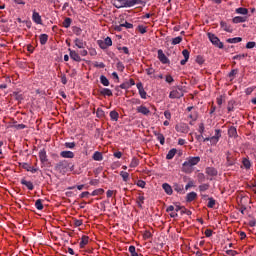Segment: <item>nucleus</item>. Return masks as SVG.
Masks as SVG:
<instances>
[{"label":"nucleus","mask_w":256,"mask_h":256,"mask_svg":"<svg viewBox=\"0 0 256 256\" xmlns=\"http://www.w3.org/2000/svg\"><path fill=\"white\" fill-rule=\"evenodd\" d=\"M200 161L201 157L199 156L188 157L186 161L182 164L183 173H193V167H195V165H198Z\"/></svg>","instance_id":"f257e3e1"},{"label":"nucleus","mask_w":256,"mask_h":256,"mask_svg":"<svg viewBox=\"0 0 256 256\" xmlns=\"http://www.w3.org/2000/svg\"><path fill=\"white\" fill-rule=\"evenodd\" d=\"M116 9L135 7V5H143V0H114Z\"/></svg>","instance_id":"f03ea898"},{"label":"nucleus","mask_w":256,"mask_h":256,"mask_svg":"<svg viewBox=\"0 0 256 256\" xmlns=\"http://www.w3.org/2000/svg\"><path fill=\"white\" fill-rule=\"evenodd\" d=\"M185 94L183 93V87L177 86L173 87L169 94V99H181Z\"/></svg>","instance_id":"7ed1b4c3"},{"label":"nucleus","mask_w":256,"mask_h":256,"mask_svg":"<svg viewBox=\"0 0 256 256\" xmlns=\"http://www.w3.org/2000/svg\"><path fill=\"white\" fill-rule=\"evenodd\" d=\"M208 39L210 41V43H212V45H214L215 47H218V49H223V42H221V40L219 39V37H217L215 34L208 32Z\"/></svg>","instance_id":"20e7f679"},{"label":"nucleus","mask_w":256,"mask_h":256,"mask_svg":"<svg viewBox=\"0 0 256 256\" xmlns=\"http://www.w3.org/2000/svg\"><path fill=\"white\" fill-rule=\"evenodd\" d=\"M68 167H69V161L62 160V161H59L55 165V171H58V173H67V168Z\"/></svg>","instance_id":"39448f33"},{"label":"nucleus","mask_w":256,"mask_h":256,"mask_svg":"<svg viewBox=\"0 0 256 256\" xmlns=\"http://www.w3.org/2000/svg\"><path fill=\"white\" fill-rule=\"evenodd\" d=\"M175 130L177 131V133L187 134V133H189V125H187L185 123L176 124Z\"/></svg>","instance_id":"423d86ee"},{"label":"nucleus","mask_w":256,"mask_h":256,"mask_svg":"<svg viewBox=\"0 0 256 256\" xmlns=\"http://www.w3.org/2000/svg\"><path fill=\"white\" fill-rule=\"evenodd\" d=\"M158 59L160 62L163 63V65H167L170 63L169 58H167V56L161 49L158 50Z\"/></svg>","instance_id":"0eeeda50"},{"label":"nucleus","mask_w":256,"mask_h":256,"mask_svg":"<svg viewBox=\"0 0 256 256\" xmlns=\"http://www.w3.org/2000/svg\"><path fill=\"white\" fill-rule=\"evenodd\" d=\"M136 87L138 89V93L141 99H147V92L145 91V88H143V83L141 82L137 83Z\"/></svg>","instance_id":"6e6552de"},{"label":"nucleus","mask_w":256,"mask_h":256,"mask_svg":"<svg viewBox=\"0 0 256 256\" xmlns=\"http://www.w3.org/2000/svg\"><path fill=\"white\" fill-rule=\"evenodd\" d=\"M70 58L73 61H76L77 63H81V56H79V53L77 51L72 50L71 48L68 49Z\"/></svg>","instance_id":"1a4fd4ad"},{"label":"nucleus","mask_w":256,"mask_h":256,"mask_svg":"<svg viewBox=\"0 0 256 256\" xmlns=\"http://www.w3.org/2000/svg\"><path fill=\"white\" fill-rule=\"evenodd\" d=\"M137 113H141V115H145L146 117L151 115V110H149V108H147L144 105L138 106L136 108Z\"/></svg>","instance_id":"9d476101"},{"label":"nucleus","mask_w":256,"mask_h":256,"mask_svg":"<svg viewBox=\"0 0 256 256\" xmlns=\"http://www.w3.org/2000/svg\"><path fill=\"white\" fill-rule=\"evenodd\" d=\"M228 137L232 139H237L239 135L237 134V128L235 126H230L228 128Z\"/></svg>","instance_id":"9b49d317"},{"label":"nucleus","mask_w":256,"mask_h":256,"mask_svg":"<svg viewBox=\"0 0 256 256\" xmlns=\"http://www.w3.org/2000/svg\"><path fill=\"white\" fill-rule=\"evenodd\" d=\"M74 45L78 49H85V47L87 46V42L83 41V39L76 38L74 39Z\"/></svg>","instance_id":"f8f14e48"},{"label":"nucleus","mask_w":256,"mask_h":256,"mask_svg":"<svg viewBox=\"0 0 256 256\" xmlns=\"http://www.w3.org/2000/svg\"><path fill=\"white\" fill-rule=\"evenodd\" d=\"M32 21H34L36 25H43V20L41 19V15L36 11H34L32 14Z\"/></svg>","instance_id":"ddd939ff"},{"label":"nucleus","mask_w":256,"mask_h":256,"mask_svg":"<svg viewBox=\"0 0 256 256\" xmlns=\"http://www.w3.org/2000/svg\"><path fill=\"white\" fill-rule=\"evenodd\" d=\"M226 160H227L226 165H227L228 167H233V165H235V163H236V161H237V160L235 159V157H233V155H231V153H229V152H227Z\"/></svg>","instance_id":"4468645a"},{"label":"nucleus","mask_w":256,"mask_h":256,"mask_svg":"<svg viewBox=\"0 0 256 256\" xmlns=\"http://www.w3.org/2000/svg\"><path fill=\"white\" fill-rule=\"evenodd\" d=\"M173 189L174 191H176V193H179L180 195H185V188L182 184L175 183L173 185Z\"/></svg>","instance_id":"2eb2a0df"},{"label":"nucleus","mask_w":256,"mask_h":256,"mask_svg":"<svg viewBox=\"0 0 256 256\" xmlns=\"http://www.w3.org/2000/svg\"><path fill=\"white\" fill-rule=\"evenodd\" d=\"M39 159H40L41 163H47V161H48L47 151L45 150V148H43L39 151Z\"/></svg>","instance_id":"dca6fc26"},{"label":"nucleus","mask_w":256,"mask_h":256,"mask_svg":"<svg viewBox=\"0 0 256 256\" xmlns=\"http://www.w3.org/2000/svg\"><path fill=\"white\" fill-rule=\"evenodd\" d=\"M60 157L63 159H73L75 157V153L71 151H62L60 152Z\"/></svg>","instance_id":"f3484780"},{"label":"nucleus","mask_w":256,"mask_h":256,"mask_svg":"<svg viewBox=\"0 0 256 256\" xmlns=\"http://www.w3.org/2000/svg\"><path fill=\"white\" fill-rule=\"evenodd\" d=\"M21 185H25V187H27V189H29V191H33L35 189V186L33 185V182L31 181H27L25 180V178H23L20 181Z\"/></svg>","instance_id":"a211bd4d"},{"label":"nucleus","mask_w":256,"mask_h":256,"mask_svg":"<svg viewBox=\"0 0 256 256\" xmlns=\"http://www.w3.org/2000/svg\"><path fill=\"white\" fill-rule=\"evenodd\" d=\"M100 95H103L104 97H113V91L109 88H101Z\"/></svg>","instance_id":"6ab92c4d"},{"label":"nucleus","mask_w":256,"mask_h":256,"mask_svg":"<svg viewBox=\"0 0 256 256\" xmlns=\"http://www.w3.org/2000/svg\"><path fill=\"white\" fill-rule=\"evenodd\" d=\"M205 173L210 177H217V169H215L214 167H207L205 169Z\"/></svg>","instance_id":"aec40b11"},{"label":"nucleus","mask_w":256,"mask_h":256,"mask_svg":"<svg viewBox=\"0 0 256 256\" xmlns=\"http://www.w3.org/2000/svg\"><path fill=\"white\" fill-rule=\"evenodd\" d=\"M162 189L165 191L166 195H173V188L168 183L162 184Z\"/></svg>","instance_id":"412c9836"},{"label":"nucleus","mask_w":256,"mask_h":256,"mask_svg":"<svg viewBox=\"0 0 256 256\" xmlns=\"http://www.w3.org/2000/svg\"><path fill=\"white\" fill-rule=\"evenodd\" d=\"M220 27L226 31L227 33H233V28L231 25L227 24L226 22H220Z\"/></svg>","instance_id":"4be33fe9"},{"label":"nucleus","mask_w":256,"mask_h":256,"mask_svg":"<svg viewBox=\"0 0 256 256\" xmlns=\"http://www.w3.org/2000/svg\"><path fill=\"white\" fill-rule=\"evenodd\" d=\"M197 199V194L195 192H190L186 195V202L191 203Z\"/></svg>","instance_id":"5701e85b"},{"label":"nucleus","mask_w":256,"mask_h":256,"mask_svg":"<svg viewBox=\"0 0 256 256\" xmlns=\"http://www.w3.org/2000/svg\"><path fill=\"white\" fill-rule=\"evenodd\" d=\"M88 243H89V236H85V235H83L82 237H81V241H80V249H85V245H88Z\"/></svg>","instance_id":"b1692460"},{"label":"nucleus","mask_w":256,"mask_h":256,"mask_svg":"<svg viewBox=\"0 0 256 256\" xmlns=\"http://www.w3.org/2000/svg\"><path fill=\"white\" fill-rule=\"evenodd\" d=\"M247 21V16H236L232 19L233 23H245Z\"/></svg>","instance_id":"393cba45"},{"label":"nucleus","mask_w":256,"mask_h":256,"mask_svg":"<svg viewBox=\"0 0 256 256\" xmlns=\"http://www.w3.org/2000/svg\"><path fill=\"white\" fill-rule=\"evenodd\" d=\"M92 159L94 161H103V154L99 151L94 152Z\"/></svg>","instance_id":"a878e982"},{"label":"nucleus","mask_w":256,"mask_h":256,"mask_svg":"<svg viewBox=\"0 0 256 256\" xmlns=\"http://www.w3.org/2000/svg\"><path fill=\"white\" fill-rule=\"evenodd\" d=\"M71 23H73V19L71 18H65L64 21L62 22V26L65 29H69V27H71Z\"/></svg>","instance_id":"bb28decb"},{"label":"nucleus","mask_w":256,"mask_h":256,"mask_svg":"<svg viewBox=\"0 0 256 256\" xmlns=\"http://www.w3.org/2000/svg\"><path fill=\"white\" fill-rule=\"evenodd\" d=\"M175 155H177V149L172 148L171 150H169L168 154L166 155V159L171 160L173 159V157H175Z\"/></svg>","instance_id":"cd10ccee"},{"label":"nucleus","mask_w":256,"mask_h":256,"mask_svg":"<svg viewBox=\"0 0 256 256\" xmlns=\"http://www.w3.org/2000/svg\"><path fill=\"white\" fill-rule=\"evenodd\" d=\"M110 118L112 121H119V112L115 110L111 111Z\"/></svg>","instance_id":"c85d7f7f"},{"label":"nucleus","mask_w":256,"mask_h":256,"mask_svg":"<svg viewBox=\"0 0 256 256\" xmlns=\"http://www.w3.org/2000/svg\"><path fill=\"white\" fill-rule=\"evenodd\" d=\"M47 41H49V35L47 34H41L40 35V43L42 45H47Z\"/></svg>","instance_id":"c756f323"},{"label":"nucleus","mask_w":256,"mask_h":256,"mask_svg":"<svg viewBox=\"0 0 256 256\" xmlns=\"http://www.w3.org/2000/svg\"><path fill=\"white\" fill-rule=\"evenodd\" d=\"M243 41V38L241 37H235V38H228L226 40L227 43H241Z\"/></svg>","instance_id":"7c9ffc66"},{"label":"nucleus","mask_w":256,"mask_h":256,"mask_svg":"<svg viewBox=\"0 0 256 256\" xmlns=\"http://www.w3.org/2000/svg\"><path fill=\"white\" fill-rule=\"evenodd\" d=\"M236 13L238 15H247V13H249V10L247 8L240 7L236 9Z\"/></svg>","instance_id":"2f4dec72"},{"label":"nucleus","mask_w":256,"mask_h":256,"mask_svg":"<svg viewBox=\"0 0 256 256\" xmlns=\"http://www.w3.org/2000/svg\"><path fill=\"white\" fill-rule=\"evenodd\" d=\"M100 83H102L104 87H109V79H107L105 75L100 76Z\"/></svg>","instance_id":"473e14b6"},{"label":"nucleus","mask_w":256,"mask_h":256,"mask_svg":"<svg viewBox=\"0 0 256 256\" xmlns=\"http://www.w3.org/2000/svg\"><path fill=\"white\" fill-rule=\"evenodd\" d=\"M143 203H145V196H139L137 198V205L140 209H143Z\"/></svg>","instance_id":"72a5a7b5"},{"label":"nucleus","mask_w":256,"mask_h":256,"mask_svg":"<svg viewBox=\"0 0 256 256\" xmlns=\"http://www.w3.org/2000/svg\"><path fill=\"white\" fill-rule=\"evenodd\" d=\"M35 207L38 209V211H43V200L38 199L35 202Z\"/></svg>","instance_id":"f704fd0d"},{"label":"nucleus","mask_w":256,"mask_h":256,"mask_svg":"<svg viewBox=\"0 0 256 256\" xmlns=\"http://www.w3.org/2000/svg\"><path fill=\"white\" fill-rule=\"evenodd\" d=\"M105 193V190L102 188L94 190L91 195L92 197H96L97 195H103Z\"/></svg>","instance_id":"c9c22d12"},{"label":"nucleus","mask_w":256,"mask_h":256,"mask_svg":"<svg viewBox=\"0 0 256 256\" xmlns=\"http://www.w3.org/2000/svg\"><path fill=\"white\" fill-rule=\"evenodd\" d=\"M64 147L66 149H75V147H77V143H75V142H66V143H64Z\"/></svg>","instance_id":"e433bc0d"},{"label":"nucleus","mask_w":256,"mask_h":256,"mask_svg":"<svg viewBox=\"0 0 256 256\" xmlns=\"http://www.w3.org/2000/svg\"><path fill=\"white\" fill-rule=\"evenodd\" d=\"M128 251L131 254V256H139V254L136 251L135 246H133V245L129 246Z\"/></svg>","instance_id":"4c0bfd02"},{"label":"nucleus","mask_w":256,"mask_h":256,"mask_svg":"<svg viewBox=\"0 0 256 256\" xmlns=\"http://www.w3.org/2000/svg\"><path fill=\"white\" fill-rule=\"evenodd\" d=\"M120 177H122L123 181L128 182L129 181V172L121 171Z\"/></svg>","instance_id":"58836bf2"},{"label":"nucleus","mask_w":256,"mask_h":256,"mask_svg":"<svg viewBox=\"0 0 256 256\" xmlns=\"http://www.w3.org/2000/svg\"><path fill=\"white\" fill-rule=\"evenodd\" d=\"M72 31H73L74 35H77L78 37H79V35H81V33H83V30L77 26H74L72 28Z\"/></svg>","instance_id":"ea45409f"},{"label":"nucleus","mask_w":256,"mask_h":256,"mask_svg":"<svg viewBox=\"0 0 256 256\" xmlns=\"http://www.w3.org/2000/svg\"><path fill=\"white\" fill-rule=\"evenodd\" d=\"M96 117H98V119L105 117V111H103L101 108H98L96 111Z\"/></svg>","instance_id":"a19ab883"},{"label":"nucleus","mask_w":256,"mask_h":256,"mask_svg":"<svg viewBox=\"0 0 256 256\" xmlns=\"http://www.w3.org/2000/svg\"><path fill=\"white\" fill-rule=\"evenodd\" d=\"M138 165H139V159H137L136 157L132 158L130 162V167L135 168V167H138Z\"/></svg>","instance_id":"79ce46f5"},{"label":"nucleus","mask_w":256,"mask_h":256,"mask_svg":"<svg viewBox=\"0 0 256 256\" xmlns=\"http://www.w3.org/2000/svg\"><path fill=\"white\" fill-rule=\"evenodd\" d=\"M181 41H183V37L177 36L176 38L172 39V45H179V43H181Z\"/></svg>","instance_id":"37998d69"},{"label":"nucleus","mask_w":256,"mask_h":256,"mask_svg":"<svg viewBox=\"0 0 256 256\" xmlns=\"http://www.w3.org/2000/svg\"><path fill=\"white\" fill-rule=\"evenodd\" d=\"M215 203H217V202L215 201V199H213V198H208V205H207V207H208L209 209H213V207H215Z\"/></svg>","instance_id":"c03bdc74"},{"label":"nucleus","mask_w":256,"mask_h":256,"mask_svg":"<svg viewBox=\"0 0 256 256\" xmlns=\"http://www.w3.org/2000/svg\"><path fill=\"white\" fill-rule=\"evenodd\" d=\"M242 163H243L245 169H251V161H249V159L244 158Z\"/></svg>","instance_id":"a18cd8bd"},{"label":"nucleus","mask_w":256,"mask_h":256,"mask_svg":"<svg viewBox=\"0 0 256 256\" xmlns=\"http://www.w3.org/2000/svg\"><path fill=\"white\" fill-rule=\"evenodd\" d=\"M157 141H159L160 145H165V136L163 134H158Z\"/></svg>","instance_id":"49530a36"},{"label":"nucleus","mask_w":256,"mask_h":256,"mask_svg":"<svg viewBox=\"0 0 256 256\" xmlns=\"http://www.w3.org/2000/svg\"><path fill=\"white\" fill-rule=\"evenodd\" d=\"M208 189H209V184H201V185L199 186V191H200L201 193H203V192H205V191H208Z\"/></svg>","instance_id":"de8ad7c7"},{"label":"nucleus","mask_w":256,"mask_h":256,"mask_svg":"<svg viewBox=\"0 0 256 256\" xmlns=\"http://www.w3.org/2000/svg\"><path fill=\"white\" fill-rule=\"evenodd\" d=\"M138 31H139V33H141V35H145V33H147V27H145L143 25H139Z\"/></svg>","instance_id":"09e8293b"},{"label":"nucleus","mask_w":256,"mask_h":256,"mask_svg":"<svg viewBox=\"0 0 256 256\" xmlns=\"http://www.w3.org/2000/svg\"><path fill=\"white\" fill-rule=\"evenodd\" d=\"M97 45L100 47V49H107V45L105 44L104 40H98Z\"/></svg>","instance_id":"8fccbe9b"},{"label":"nucleus","mask_w":256,"mask_h":256,"mask_svg":"<svg viewBox=\"0 0 256 256\" xmlns=\"http://www.w3.org/2000/svg\"><path fill=\"white\" fill-rule=\"evenodd\" d=\"M104 43L106 44V47H111V45H113V40H111V37H106Z\"/></svg>","instance_id":"3c124183"},{"label":"nucleus","mask_w":256,"mask_h":256,"mask_svg":"<svg viewBox=\"0 0 256 256\" xmlns=\"http://www.w3.org/2000/svg\"><path fill=\"white\" fill-rule=\"evenodd\" d=\"M181 215H192V212L190 210H188L187 208H185V206H183L182 210H181Z\"/></svg>","instance_id":"603ef678"},{"label":"nucleus","mask_w":256,"mask_h":256,"mask_svg":"<svg viewBox=\"0 0 256 256\" xmlns=\"http://www.w3.org/2000/svg\"><path fill=\"white\" fill-rule=\"evenodd\" d=\"M191 187H195V182L193 180H190L186 186H185V189L186 191H188L189 189H191Z\"/></svg>","instance_id":"864d4df0"},{"label":"nucleus","mask_w":256,"mask_h":256,"mask_svg":"<svg viewBox=\"0 0 256 256\" xmlns=\"http://www.w3.org/2000/svg\"><path fill=\"white\" fill-rule=\"evenodd\" d=\"M121 27H125L126 29H133V24L125 21V23L121 24Z\"/></svg>","instance_id":"5fc2aeb1"},{"label":"nucleus","mask_w":256,"mask_h":256,"mask_svg":"<svg viewBox=\"0 0 256 256\" xmlns=\"http://www.w3.org/2000/svg\"><path fill=\"white\" fill-rule=\"evenodd\" d=\"M182 55H183L184 59H186L187 61H189V55H190L189 50L184 49V50L182 51Z\"/></svg>","instance_id":"6e6d98bb"},{"label":"nucleus","mask_w":256,"mask_h":256,"mask_svg":"<svg viewBox=\"0 0 256 256\" xmlns=\"http://www.w3.org/2000/svg\"><path fill=\"white\" fill-rule=\"evenodd\" d=\"M245 57H247V54H238L233 56L234 60H241V59H245Z\"/></svg>","instance_id":"4d7b16f0"},{"label":"nucleus","mask_w":256,"mask_h":256,"mask_svg":"<svg viewBox=\"0 0 256 256\" xmlns=\"http://www.w3.org/2000/svg\"><path fill=\"white\" fill-rule=\"evenodd\" d=\"M119 87L120 89H131V85H129V82H124Z\"/></svg>","instance_id":"13d9d810"},{"label":"nucleus","mask_w":256,"mask_h":256,"mask_svg":"<svg viewBox=\"0 0 256 256\" xmlns=\"http://www.w3.org/2000/svg\"><path fill=\"white\" fill-rule=\"evenodd\" d=\"M145 185H147V183L143 180H138L137 181V186L141 187V189H145Z\"/></svg>","instance_id":"bf43d9fd"},{"label":"nucleus","mask_w":256,"mask_h":256,"mask_svg":"<svg viewBox=\"0 0 256 256\" xmlns=\"http://www.w3.org/2000/svg\"><path fill=\"white\" fill-rule=\"evenodd\" d=\"M188 117L189 119H192V121H197L199 116L197 115V112H194V113H191Z\"/></svg>","instance_id":"052dcab7"},{"label":"nucleus","mask_w":256,"mask_h":256,"mask_svg":"<svg viewBox=\"0 0 256 256\" xmlns=\"http://www.w3.org/2000/svg\"><path fill=\"white\" fill-rule=\"evenodd\" d=\"M197 177H198L199 183H203V181H205V174L198 173Z\"/></svg>","instance_id":"680f3d73"},{"label":"nucleus","mask_w":256,"mask_h":256,"mask_svg":"<svg viewBox=\"0 0 256 256\" xmlns=\"http://www.w3.org/2000/svg\"><path fill=\"white\" fill-rule=\"evenodd\" d=\"M116 67H117L118 71H124V69H125V65H123V62H118L116 64Z\"/></svg>","instance_id":"e2e57ef3"},{"label":"nucleus","mask_w":256,"mask_h":256,"mask_svg":"<svg viewBox=\"0 0 256 256\" xmlns=\"http://www.w3.org/2000/svg\"><path fill=\"white\" fill-rule=\"evenodd\" d=\"M214 137L219 141L221 139V129H216L215 130V135Z\"/></svg>","instance_id":"0e129e2a"},{"label":"nucleus","mask_w":256,"mask_h":256,"mask_svg":"<svg viewBox=\"0 0 256 256\" xmlns=\"http://www.w3.org/2000/svg\"><path fill=\"white\" fill-rule=\"evenodd\" d=\"M22 169H25L26 171H31V165L28 163H22L21 164Z\"/></svg>","instance_id":"69168bd1"},{"label":"nucleus","mask_w":256,"mask_h":256,"mask_svg":"<svg viewBox=\"0 0 256 256\" xmlns=\"http://www.w3.org/2000/svg\"><path fill=\"white\" fill-rule=\"evenodd\" d=\"M239 253L235 250H227L226 251V255H230V256H235L238 255Z\"/></svg>","instance_id":"338daca9"},{"label":"nucleus","mask_w":256,"mask_h":256,"mask_svg":"<svg viewBox=\"0 0 256 256\" xmlns=\"http://www.w3.org/2000/svg\"><path fill=\"white\" fill-rule=\"evenodd\" d=\"M256 43L255 42H248L246 44V49H253L255 47Z\"/></svg>","instance_id":"774afa93"}]
</instances>
